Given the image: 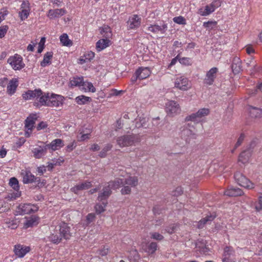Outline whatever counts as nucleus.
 Returning a JSON list of instances; mask_svg holds the SVG:
<instances>
[{"mask_svg": "<svg viewBox=\"0 0 262 262\" xmlns=\"http://www.w3.org/2000/svg\"><path fill=\"white\" fill-rule=\"evenodd\" d=\"M196 249L197 251H199L201 254L203 255H207L210 252L209 248L206 245L205 241L203 239L201 241L198 240L196 242Z\"/></svg>", "mask_w": 262, "mask_h": 262, "instance_id": "obj_24", "label": "nucleus"}, {"mask_svg": "<svg viewBox=\"0 0 262 262\" xmlns=\"http://www.w3.org/2000/svg\"><path fill=\"white\" fill-rule=\"evenodd\" d=\"M181 136L182 138L185 140L186 143H189L191 140L196 138L194 128L193 127L188 128L185 127L181 131Z\"/></svg>", "mask_w": 262, "mask_h": 262, "instance_id": "obj_10", "label": "nucleus"}, {"mask_svg": "<svg viewBox=\"0 0 262 262\" xmlns=\"http://www.w3.org/2000/svg\"><path fill=\"white\" fill-rule=\"evenodd\" d=\"M174 84L175 88L184 91L188 90L191 87L190 81L184 76L177 77L175 79Z\"/></svg>", "mask_w": 262, "mask_h": 262, "instance_id": "obj_6", "label": "nucleus"}, {"mask_svg": "<svg viewBox=\"0 0 262 262\" xmlns=\"http://www.w3.org/2000/svg\"><path fill=\"white\" fill-rule=\"evenodd\" d=\"M166 111L169 115L176 114L180 112L179 105L174 101H168L166 103Z\"/></svg>", "mask_w": 262, "mask_h": 262, "instance_id": "obj_13", "label": "nucleus"}, {"mask_svg": "<svg viewBox=\"0 0 262 262\" xmlns=\"http://www.w3.org/2000/svg\"><path fill=\"white\" fill-rule=\"evenodd\" d=\"M63 146V141L60 139L53 140L50 143L46 145L47 149H50L53 151L58 150Z\"/></svg>", "mask_w": 262, "mask_h": 262, "instance_id": "obj_23", "label": "nucleus"}, {"mask_svg": "<svg viewBox=\"0 0 262 262\" xmlns=\"http://www.w3.org/2000/svg\"><path fill=\"white\" fill-rule=\"evenodd\" d=\"M53 57V53L48 52L46 53L43 56V60L40 63V66L45 67L51 63V59Z\"/></svg>", "mask_w": 262, "mask_h": 262, "instance_id": "obj_37", "label": "nucleus"}, {"mask_svg": "<svg viewBox=\"0 0 262 262\" xmlns=\"http://www.w3.org/2000/svg\"><path fill=\"white\" fill-rule=\"evenodd\" d=\"M63 97L54 94L44 93V97L40 98V105L59 106L62 104Z\"/></svg>", "mask_w": 262, "mask_h": 262, "instance_id": "obj_1", "label": "nucleus"}, {"mask_svg": "<svg viewBox=\"0 0 262 262\" xmlns=\"http://www.w3.org/2000/svg\"><path fill=\"white\" fill-rule=\"evenodd\" d=\"M23 177V182L25 184L31 183L37 181V178L35 177L30 171L23 170L21 172Z\"/></svg>", "mask_w": 262, "mask_h": 262, "instance_id": "obj_18", "label": "nucleus"}, {"mask_svg": "<svg viewBox=\"0 0 262 262\" xmlns=\"http://www.w3.org/2000/svg\"><path fill=\"white\" fill-rule=\"evenodd\" d=\"M16 192L9 193L8 194V198H10L11 200H15L16 198H19L21 195V192L19 190H15Z\"/></svg>", "mask_w": 262, "mask_h": 262, "instance_id": "obj_58", "label": "nucleus"}, {"mask_svg": "<svg viewBox=\"0 0 262 262\" xmlns=\"http://www.w3.org/2000/svg\"><path fill=\"white\" fill-rule=\"evenodd\" d=\"M243 194V190L239 188L231 187L224 192V194L229 196H237Z\"/></svg>", "mask_w": 262, "mask_h": 262, "instance_id": "obj_28", "label": "nucleus"}, {"mask_svg": "<svg viewBox=\"0 0 262 262\" xmlns=\"http://www.w3.org/2000/svg\"><path fill=\"white\" fill-rule=\"evenodd\" d=\"M217 72L218 69L216 67L210 69L206 73V77L204 79V83L208 85H212L216 77Z\"/></svg>", "mask_w": 262, "mask_h": 262, "instance_id": "obj_11", "label": "nucleus"}, {"mask_svg": "<svg viewBox=\"0 0 262 262\" xmlns=\"http://www.w3.org/2000/svg\"><path fill=\"white\" fill-rule=\"evenodd\" d=\"M81 89L83 90L84 92H91L92 93H94L96 92V89L92 83L84 81L82 85Z\"/></svg>", "mask_w": 262, "mask_h": 262, "instance_id": "obj_39", "label": "nucleus"}, {"mask_svg": "<svg viewBox=\"0 0 262 262\" xmlns=\"http://www.w3.org/2000/svg\"><path fill=\"white\" fill-rule=\"evenodd\" d=\"M124 181L123 179L121 178H116L114 181H112L108 182V186H110L111 189H117L121 187V186H123Z\"/></svg>", "mask_w": 262, "mask_h": 262, "instance_id": "obj_33", "label": "nucleus"}, {"mask_svg": "<svg viewBox=\"0 0 262 262\" xmlns=\"http://www.w3.org/2000/svg\"><path fill=\"white\" fill-rule=\"evenodd\" d=\"M51 231L50 235L47 237V241L56 244L59 243L62 238L57 228L56 227L54 230L51 229Z\"/></svg>", "mask_w": 262, "mask_h": 262, "instance_id": "obj_15", "label": "nucleus"}, {"mask_svg": "<svg viewBox=\"0 0 262 262\" xmlns=\"http://www.w3.org/2000/svg\"><path fill=\"white\" fill-rule=\"evenodd\" d=\"M136 141L135 135H124L119 137L117 139V144L120 147L132 146Z\"/></svg>", "mask_w": 262, "mask_h": 262, "instance_id": "obj_8", "label": "nucleus"}, {"mask_svg": "<svg viewBox=\"0 0 262 262\" xmlns=\"http://www.w3.org/2000/svg\"><path fill=\"white\" fill-rule=\"evenodd\" d=\"M177 228H178V225L173 224L170 225L169 227H167L165 229V231L167 233H168L169 234H171V233L176 232L177 230Z\"/></svg>", "mask_w": 262, "mask_h": 262, "instance_id": "obj_54", "label": "nucleus"}, {"mask_svg": "<svg viewBox=\"0 0 262 262\" xmlns=\"http://www.w3.org/2000/svg\"><path fill=\"white\" fill-rule=\"evenodd\" d=\"M9 12L6 8H3L0 10V23L5 19Z\"/></svg>", "mask_w": 262, "mask_h": 262, "instance_id": "obj_57", "label": "nucleus"}, {"mask_svg": "<svg viewBox=\"0 0 262 262\" xmlns=\"http://www.w3.org/2000/svg\"><path fill=\"white\" fill-rule=\"evenodd\" d=\"M95 218V215L94 213H89L86 216V221L88 224L92 222Z\"/></svg>", "mask_w": 262, "mask_h": 262, "instance_id": "obj_64", "label": "nucleus"}, {"mask_svg": "<svg viewBox=\"0 0 262 262\" xmlns=\"http://www.w3.org/2000/svg\"><path fill=\"white\" fill-rule=\"evenodd\" d=\"M127 23L129 29H136L140 26L141 18L138 15H133L129 17Z\"/></svg>", "mask_w": 262, "mask_h": 262, "instance_id": "obj_22", "label": "nucleus"}, {"mask_svg": "<svg viewBox=\"0 0 262 262\" xmlns=\"http://www.w3.org/2000/svg\"><path fill=\"white\" fill-rule=\"evenodd\" d=\"M92 186L90 181H85L77 184L71 188V191L75 194H77L79 191L88 189Z\"/></svg>", "mask_w": 262, "mask_h": 262, "instance_id": "obj_19", "label": "nucleus"}, {"mask_svg": "<svg viewBox=\"0 0 262 262\" xmlns=\"http://www.w3.org/2000/svg\"><path fill=\"white\" fill-rule=\"evenodd\" d=\"M66 13L64 9H50L48 12L47 16L50 19H54L63 16Z\"/></svg>", "mask_w": 262, "mask_h": 262, "instance_id": "obj_25", "label": "nucleus"}, {"mask_svg": "<svg viewBox=\"0 0 262 262\" xmlns=\"http://www.w3.org/2000/svg\"><path fill=\"white\" fill-rule=\"evenodd\" d=\"M234 178L236 183L242 187L249 189L254 187V184L239 172L235 173Z\"/></svg>", "mask_w": 262, "mask_h": 262, "instance_id": "obj_5", "label": "nucleus"}, {"mask_svg": "<svg viewBox=\"0 0 262 262\" xmlns=\"http://www.w3.org/2000/svg\"><path fill=\"white\" fill-rule=\"evenodd\" d=\"M112 148V145L110 144H106L102 150L100 152L99 156L101 158L105 157L106 152Z\"/></svg>", "mask_w": 262, "mask_h": 262, "instance_id": "obj_51", "label": "nucleus"}, {"mask_svg": "<svg viewBox=\"0 0 262 262\" xmlns=\"http://www.w3.org/2000/svg\"><path fill=\"white\" fill-rule=\"evenodd\" d=\"M23 98L26 100H37L38 105H40V98L44 97V93H42L41 90L39 89H35L34 90H28L24 93L23 95Z\"/></svg>", "mask_w": 262, "mask_h": 262, "instance_id": "obj_4", "label": "nucleus"}, {"mask_svg": "<svg viewBox=\"0 0 262 262\" xmlns=\"http://www.w3.org/2000/svg\"><path fill=\"white\" fill-rule=\"evenodd\" d=\"M30 250V247L21 245H15L14 248L15 254L18 257H23Z\"/></svg>", "mask_w": 262, "mask_h": 262, "instance_id": "obj_17", "label": "nucleus"}, {"mask_svg": "<svg viewBox=\"0 0 262 262\" xmlns=\"http://www.w3.org/2000/svg\"><path fill=\"white\" fill-rule=\"evenodd\" d=\"M247 109L250 116L252 118H260L262 116V110L260 108L249 105Z\"/></svg>", "mask_w": 262, "mask_h": 262, "instance_id": "obj_31", "label": "nucleus"}, {"mask_svg": "<svg viewBox=\"0 0 262 262\" xmlns=\"http://www.w3.org/2000/svg\"><path fill=\"white\" fill-rule=\"evenodd\" d=\"M245 138V135L244 134H241L237 139V141L235 145L234 149L232 150V152H234V150L239 146L243 143Z\"/></svg>", "mask_w": 262, "mask_h": 262, "instance_id": "obj_56", "label": "nucleus"}, {"mask_svg": "<svg viewBox=\"0 0 262 262\" xmlns=\"http://www.w3.org/2000/svg\"><path fill=\"white\" fill-rule=\"evenodd\" d=\"M60 41L64 46L69 47L72 45V41L69 39L68 35L64 33L60 36Z\"/></svg>", "mask_w": 262, "mask_h": 262, "instance_id": "obj_44", "label": "nucleus"}, {"mask_svg": "<svg viewBox=\"0 0 262 262\" xmlns=\"http://www.w3.org/2000/svg\"><path fill=\"white\" fill-rule=\"evenodd\" d=\"M210 113L209 109L207 108H201L195 113H192L191 115L186 117V120L191 121L193 122H198L201 118L207 116Z\"/></svg>", "mask_w": 262, "mask_h": 262, "instance_id": "obj_7", "label": "nucleus"}, {"mask_svg": "<svg viewBox=\"0 0 262 262\" xmlns=\"http://www.w3.org/2000/svg\"><path fill=\"white\" fill-rule=\"evenodd\" d=\"M150 234L151 238L156 240L161 241L164 238L162 234L157 232H152Z\"/></svg>", "mask_w": 262, "mask_h": 262, "instance_id": "obj_60", "label": "nucleus"}, {"mask_svg": "<svg viewBox=\"0 0 262 262\" xmlns=\"http://www.w3.org/2000/svg\"><path fill=\"white\" fill-rule=\"evenodd\" d=\"M38 217L35 216H31L28 218L24 223V226L26 228L32 227L37 224Z\"/></svg>", "mask_w": 262, "mask_h": 262, "instance_id": "obj_40", "label": "nucleus"}, {"mask_svg": "<svg viewBox=\"0 0 262 262\" xmlns=\"http://www.w3.org/2000/svg\"><path fill=\"white\" fill-rule=\"evenodd\" d=\"M76 146L77 143L75 140H74L65 147L64 150L66 152H70L74 150Z\"/></svg>", "mask_w": 262, "mask_h": 262, "instance_id": "obj_52", "label": "nucleus"}, {"mask_svg": "<svg viewBox=\"0 0 262 262\" xmlns=\"http://www.w3.org/2000/svg\"><path fill=\"white\" fill-rule=\"evenodd\" d=\"M19 208L21 213L24 214L34 212L38 210V207L36 206L31 204H20L19 206Z\"/></svg>", "mask_w": 262, "mask_h": 262, "instance_id": "obj_21", "label": "nucleus"}, {"mask_svg": "<svg viewBox=\"0 0 262 262\" xmlns=\"http://www.w3.org/2000/svg\"><path fill=\"white\" fill-rule=\"evenodd\" d=\"M9 184L14 190H19L18 181L16 178L14 177L11 178L10 179Z\"/></svg>", "mask_w": 262, "mask_h": 262, "instance_id": "obj_47", "label": "nucleus"}, {"mask_svg": "<svg viewBox=\"0 0 262 262\" xmlns=\"http://www.w3.org/2000/svg\"><path fill=\"white\" fill-rule=\"evenodd\" d=\"M83 82V78L82 77H73L70 80V84L72 86H78L81 89Z\"/></svg>", "mask_w": 262, "mask_h": 262, "instance_id": "obj_38", "label": "nucleus"}, {"mask_svg": "<svg viewBox=\"0 0 262 262\" xmlns=\"http://www.w3.org/2000/svg\"><path fill=\"white\" fill-rule=\"evenodd\" d=\"M108 252V248L103 247L102 249L98 251V253L101 256H105L107 254Z\"/></svg>", "mask_w": 262, "mask_h": 262, "instance_id": "obj_63", "label": "nucleus"}, {"mask_svg": "<svg viewBox=\"0 0 262 262\" xmlns=\"http://www.w3.org/2000/svg\"><path fill=\"white\" fill-rule=\"evenodd\" d=\"M100 32L103 38L110 39L112 36V32L110 27L104 26L100 28Z\"/></svg>", "mask_w": 262, "mask_h": 262, "instance_id": "obj_35", "label": "nucleus"}, {"mask_svg": "<svg viewBox=\"0 0 262 262\" xmlns=\"http://www.w3.org/2000/svg\"><path fill=\"white\" fill-rule=\"evenodd\" d=\"M125 172H122L120 176L123 179V187L121 190L122 194H128L131 192V188L136 187L138 184V179L135 176H125Z\"/></svg>", "mask_w": 262, "mask_h": 262, "instance_id": "obj_2", "label": "nucleus"}, {"mask_svg": "<svg viewBox=\"0 0 262 262\" xmlns=\"http://www.w3.org/2000/svg\"><path fill=\"white\" fill-rule=\"evenodd\" d=\"M173 20L175 23L180 25H185L186 24V20L182 16H179L177 17H174L173 18Z\"/></svg>", "mask_w": 262, "mask_h": 262, "instance_id": "obj_55", "label": "nucleus"}, {"mask_svg": "<svg viewBox=\"0 0 262 262\" xmlns=\"http://www.w3.org/2000/svg\"><path fill=\"white\" fill-rule=\"evenodd\" d=\"M157 248V243L152 242L146 248L145 251L148 254H153L156 251Z\"/></svg>", "mask_w": 262, "mask_h": 262, "instance_id": "obj_48", "label": "nucleus"}, {"mask_svg": "<svg viewBox=\"0 0 262 262\" xmlns=\"http://www.w3.org/2000/svg\"><path fill=\"white\" fill-rule=\"evenodd\" d=\"M111 193V189L107 185L106 186L104 187L102 191L99 193L97 199L99 201H106V200Z\"/></svg>", "mask_w": 262, "mask_h": 262, "instance_id": "obj_27", "label": "nucleus"}, {"mask_svg": "<svg viewBox=\"0 0 262 262\" xmlns=\"http://www.w3.org/2000/svg\"><path fill=\"white\" fill-rule=\"evenodd\" d=\"M56 227L59 231L62 238L67 239L70 237V227L66 223H63L60 225L56 226Z\"/></svg>", "mask_w": 262, "mask_h": 262, "instance_id": "obj_20", "label": "nucleus"}, {"mask_svg": "<svg viewBox=\"0 0 262 262\" xmlns=\"http://www.w3.org/2000/svg\"><path fill=\"white\" fill-rule=\"evenodd\" d=\"M232 69L234 73H238L241 70V63L238 58H234L231 66Z\"/></svg>", "mask_w": 262, "mask_h": 262, "instance_id": "obj_41", "label": "nucleus"}, {"mask_svg": "<svg viewBox=\"0 0 262 262\" xmlns=\"http://www.w3.org/2000/svg\"><path fill=\"white\" fill-rule=\"evenodd\" d=\"M18 82L17 78H13L9 82L7 89L8 94L12 95L15 92L16 89L18 85Z\"/></svg>", "mask_w": 262, "mask_h": 262, "instance_id": "obj_29", "label": "nucleus"}, {"mask_svg": "<svg viewBox=\"0 0 262 262\" xmlns=\"http://www.w3.org/2000/svg\"><path fill=\"white\" fill-rule=\"evenodd\" d=\"M7 62L10 65L12 69L15 71H19L25 66L23 57L17 54L10 56L8 58Z\"/></svg>", "mask_w": 262, "mask_h": 262, "instance_id": "obj_3", "label": "nucleus"}, {"mask_svg": "<svg viewBox=\"0 0 262 262\" xmlns=\"http://www.w3.org/2000/svg\"><path fill=\"white\" fill-rule=\"evenodd\" d=\"M167 29V25L166 24L163 23L161 25H151L147 27V30L154 33H158L160 32L164 34Z\"/></svg>", "mask_w": 262, "mask_h": 262, "instance_id": "obj_16", "label": "nucleus"}, {"mask_svg": "<svg viewBox=\"0 0 262 262\" xmlns=\"http://www.w3.org/2000/svg\"><path fill=\"white\" fill-rule=\"evenodd\" d=\"M46 41L45 37H42L38 43V53H40L42 52L44 48V45Z\"/></svg>", "mask_w": 262, "mask_h": 262, "instance_id": "obj_59", "label": "nucleus"}, {"mask_svg": "<svg viewBox=\"0 0 262 262\" xmlns=\"http://www.w3.org/2000/svg\"><path fill=\"white\" fill-rule=\"evenodd\" d=\"M179 61L181 64L184 66H190L192 63V60L189 57L180 58L179 56Z\"/></svg>", "mask_w": 262, "mask_h": 262, "instance_id": "obj_50", "label": "nucleus"}, {"mask_svg": "<svg viewBox=\"0 0 262 262\" xmlns=\"http://www.w3.org/2000/svg\"><path fill=\"white\" fill-rule=\"evenodd\" d=\"M214 218L215 216L212 215L207 216L205 218H203L197 223L198 228H203L205 224H210Z\"/></svg>", "mask_w": 262, "mask_h": 262, "instance_id": "obj_36", "label": "nucleus"}, {"mask_svg": "<svg viewBox=\"0 0 262 262\" xmlns=\"http://www.w3.org/2000/svg\"><path fill=\"white\" fill-rule=\"evenodd\" d=\"M111 41L107 38H102L99 40L96 43V49L101 51L110 45Z\"/></svg>", "mask_w": 262, "mask_h": 262, "instance_id": "obj_32", "label": "nucleus"}, {"mask_svg": "<svg viewBox=\"0 0 262 262\" xmlns=\"http://www.w3.org/2000/svg\"><path fill=\"white\" fill-rule=\"evenodd\" d=\"M37 119L36 115H30L25 121V128L30 129H33L34 127L35 121Z\"/></svg>", "mask_w": 262, "mask_h": 262, "instance_id": "obj_34", "label": "nucleus"}, {"mask_svg": "<svg viewBox=\"0 0 262 262\" xmlns=\"http://www.w3.org/2000/svg\"><path fill=\"white\" fill-rule=\"evenodd\" d=\"M90 138V133L83 134L82 132H80V130H79V133L77 136V140L79 142L83 141L86 139H89Z\"/></svg>", "mask_w": 262, "mask_h": 262, "instance_id": "obj_49", "label": "nucleus"}, {"mask_svg": "<svg viewBox=\"0 0 262 262\" xmlns=\"http://www.w3.org/2000/svg\"><path fill=\"white\" fill-rule=\"evenodd\" d=\"M30 11V4L28 2L24 1L20 8L19 16L21 20H24L28 18Z\"/></svg>", "mask_w": 262, "mask_h": 262, "instance_id": "obj_12", "label": "nucleus"}, {"mask_svg": "<svg viewBox=\"0 0 262 262\" xmlns=\"http://www.w3.org/2000/svg\"><path fill=\"white\" fill-rule=\"evenodd\" d=\"M235 253L233 248L231 247H225L222 254V262H235Z\"/></svg>", "mask_w": 262, "mask_h": 262, "instance_id": "obj_9", "label": "nucleus"}, {"mask_svg": "<svg viewBox=\"0 0 262 262\" xmlns=\"http://www.w3.org/2000/svg\"><path fill=\"white\" fill-rule=\"evenodd\" d=\"M47 149L46 145L44 146H39L37 147L34 148L32 150L33 154V156L36 159H40L46 155L47 154Z\"/></svg>", "mask_w": 262, "mask_h": 262, "instance_id": "obj_26", "label": "nucleus"}, {"mask_svg": "<svg viewBox=\"0 0 262 262\" xmlns=\"http://www.w3.org/2000/svg\"><path fill=\"white\" fill-rule=\"evenodd\" d=\"M151 74V71L148 67L139 68L136 72V78L135 80L137 79H144L148 77Z\"/></svg>", "mask_w": 262, "mask_h": 262, "instance_id": "obj_14", "label": "nucleus"}, {"mask_svg": "<svg viewBox=\"0 0 262 262\" xmlns=\"http://www.w3.org/2000/svg\"><path fill=\"white\" fill-rule=\"evenodd\" d=\"M255 209L256 211H260L262 209V196L259 197L258 202L256 203Z\"/></svg>", "mask_w": 262, "mask_h": 262, "instance_id": "obj_62", "label": "nucleus"}, {"mask_svg": "<svg viewBox=\"0 0 262 262\" xmlns=\"http://www.w3.org/2000/svg\"><path fill=\"white\" fill-rule=\"evenodd\" d=\"M107 204V201H103L102 204L97 203L95 206V209L97 214H100L105 210Z\"/></svg>", "mask_w": 262, "mask_h": 262, "instance_id": "obj_43", "label": "nucleus"}, {"mask_svg": "<svg viewBox=\"0 0 262 262\" xmlns=\"http://www.w3.org/2000/svg\"><path fill=\"white\" fill-rule=\"evenodd\" d=\"M76 102L79 105L85 104L91 101V98L84 95L77 96L75 98Z\"/></svg>", "mask_w": 262, "mask_h": 262, "instance_id": "obj_42", "label": "nucleus"}, {"mask_svg": "<svg viewBox=\"0 0 262 262\" xmlns=\"http://www.w3.org/2000/svg\"><path fill=\"white\" fill-rule=\"evenodd\" d=\"M148 121V119L146 118L140 117L138 119H136L135 120V126L137 128H140L141 127L146 128V123Z\"/></svg>", "mask_w": 262, "mask_h": 262, "instance_id": "obj_45", "label": "nucleus"}, {"mask_svg": "<svg viewBox=\"0 0 262 262\" xmlns=\"http://www.w3.org/2000/svg\"><path fill=\"white\" fill-rule=\"evenodd\" d=\"M212 13V10L210 9L208 5L205 8H200L198 11V13L203 16H208Z\"/></svg>", "mask_w": 262, "mask_h": 262, "instance_id": "obj_46", "label": "nucleus"}, {"mask_svg": "<svg viewBox=\"0 0 262 262\" xmlns=\"http://www.w3.org/2000/svg\"><path fill=\"white\" fill-rule=\"evenodd\" d=\"M8 29L7 26H4L0 27V38L4 37Z\"/></svg>", "mask_w": 262, "mask_h": 262, "instance_id": "obj_61", "label": "nucleus"}, {"mask_svg": "<svg viewBox=\"0 0 262 262\" xmlns=\"http://www.w3.org/2000/svg\"><path fill=\"white\" fill-rule=\"evenodd\" d=\"M216 22L215 21H208L207 22L203 23V27L208 29H212L216 26Z\"/></svg>", "mask_w": 262, "mask_h": 262, "instance_id": "obj_53", "label": "nucleus"}, {"mask_svg": "<svg viewBox=\"0 0 262 262\" xmlns=\"http://www.w3.org/2000/svg\"><path fill=\"white\" fill-rule=\"evenodd\" d=\"M252 155V150L250 148L246 149L241 153L238 157V162H241L243 164L247 163L250 157Z\"/></svg>", "mask_w": 262, "mask_h": 262, "instance_id": "obj_30", "label": "nucleus"}]
</instances>
